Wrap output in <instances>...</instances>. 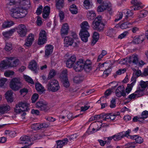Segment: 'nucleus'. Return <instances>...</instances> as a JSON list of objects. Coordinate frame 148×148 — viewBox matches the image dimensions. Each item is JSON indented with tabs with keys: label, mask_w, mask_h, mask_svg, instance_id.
Listing matches in <instances>:
<instances>
[{
	"label": "nucleus",
	"mask_w": 148,
	"mask_h": 148,
	"mask_svg": "<svg viewBox=\"0 0 148 148\" xmlns=\"http://www.w3.org/2000/svg\"><path fill=\"white\" fill-rule=\"evenodd\" d=\"M18 5L22 6L11 10L10 14L11 16L18 18L25 17L28 13L27 10L31 6L30 0H20Z\"/></svg>",
	"instance_id": "f257e3e1"
},
{
	"label": "nucleus",
	"mask_w": 148,
	"mask_h": 148,
	"mask_svg": "<svg viewBox=\"0 0 148 148\" xmlns=\"http://www.w3.org/2000/svg\"><path fill=\"white\" fill-rule=\"evenodd\" d=\"M131 3L133 5L130 7V10L127 11L125 18L126 19L128 18L129 17L132 16L133 15L134 13L132 11L138 10L141 8L140 5L141 3L138 0H132L131 1Z\"/></svg>",
	"instance_id": "f03ea898"
},
{
	"label": "nucleus",
	"mask_w": 148,
	"mask_h": 148,
	"mask_svg": "<svg viewBox=\"0 0 148 148\" xmlns=\"http://www.w3.org/2000/svg\"><path fill=\"white\" fill-rule=\"evenodd\" d=\"M101 16H98L93 21L92 27L94 29L101 31L103 30L105 25L102 20Z\"/></svg>",
	"instance_id": "7ed1b4c3"
},
{
	"label": "nucleus",
	"mask_w": 148,
	"mask_h": 148,
	"mask_svg": "<svg viewBox=\"0 0 148 148\" xmlns=\"http://www.w3.org/2000/svg\"><path fill=\"white\" fill-rule=\"evenodd\" d=\"M11 89L14 91H17L22 87L23 85L19 78H13L10 84Z\"/></svg>",
	"instance_id": "20e7f679"
},
{
	"label": "nucleus",
	"mask_w": 148,
	"mask_h": 148,
	"mask_svg": "<svg viewBox=\"0 0 148 148\" xmlns=\"http://www.w3.org/2000/svg\"><path fill=\"white\" fill-rule=\"evenodd\" d=\"M47 87L48 90L53 92L58 90L60 88L58 81L55 79L50 80L47 85Z\"/></svg>",
	"instance_id": "39448f33"
},
{
	"label": "nucleus",
	"mask_w": 148,
	"mask_h": 148,
	"mask_svg": "<svg viewBox=\"0 0 148 148\" xmlns=\"http://www.w3.org/2000/svg\"><path fill=\"white\" fill-rule=\"evenodd\" d=\"M29 104L26 102H21L16 104L14 108V111L17 113L26 111L29 110Z\"/></svg>",
	"instance_id": "423d86ee"
},
{
	"label": "nucleus",
	"mask_w": 148,
	"mask_h": 148,
	"mask_svg": "<svg viewBox=\"0 0 148 148\" xmlns=\"http://www.w3.org/2000/svg\"><path fill=\"white\" fill-rule=\"evenodd\" d=\"M138 60L137 55H133L128 58L123 59V62L121 64H125L128 62L132 65H137L138 63Z\"/></svg>",
	"instance_id": "0eeeda50"
},
{
	"label": "nucleus",
	"mask_w": 148,
	"mask_h": 148,
	"mask_svg": "<svg viewBox=\"0 0 148 148\" xmlns=\"http://www.w3.org/2000/svg\"><path fill=\"white\" fill-rule=\"evenodd\" d=\"M49 109V108L47 106V103L44 100L40 99L38 102V115L39 113L38 110L46 112Z\"/></svg>",
	"instance_id": "6e6552de"
},
{
	"label": "nucleus",
	"mask_w": 148,
	"mask_h": 148,
	"mask_svg": "<svg viewBox=\"0 0 148 148\" xmlns=\"http://www.w3.org/2000/svg\"><path fill=\"white\" fill-rule=\"evenodd\" d=\"M15 28L16 30H17V32L20 36L22 37L25 36L27 32V29L24 25L20 24L16 28Z\"/></svg>",
	"instance_id": "1a4fd4ad"
},
{
	"label": "nucleus",
	"mask_w": 148,
	"mask_h": 148,
	"mask_svg": "<svg viewBox=\"0 0 148 148\" xmlns=\"http://www.w3.org/2000/svg\"><path fill=\"white\" fill-rule=\"evenodd\" d=\"M84 61L82 59H79L75 63L73 66L74 69L76 72L81 71L83 69Z\"/></svg>",
	"instance_id": "9d476101"
},
{
	"label": "nucleus",
	"mask_w": 148,
	"mask_h": 148,
	"mask_svg": "<svg viewBox=\"0 0 148 148\" xmlns=\"http://www.w3.org/2000/svg\"><path fill=\"white\" fill-rule=\"evenodd\" d=\"M76 60L75 55H73L68 58L66 61V65L67 67L69 68L73 67V65Z\"/></svg>",
	"instance_id": "9b49d317"
},
{
	"label": "nucleus",
	"mask_w": 148,
	"mask_h": 148,
	"mask_svg": "<svg viewBox=\"0 0 148 148\" xmlns=\"http://www.w3.org/2000/svg\"><path fill=\"white\" fill-rule=\"evenodd\" d=\"M32 129V134L31 139L33 140H35L37 139V124H34L31 126Z\"/></svg>",
	"instance_id": "f8f14e48"
},
{
	"label": "nucleus",
	"mask_w": 148,
	"mask_h": 148,
	"mask_svg": "<svg viewBox=\"0 0 148 148\" xmlns=\"http://www.w3.org/2000/svg\"><path fill=\"white\" fill-rule=\"evenodd\" d=\"M91 62L89 60L84 61V65L83 66V69L86 73H89L92 69Z\"/></svg>",
	"instance_id": "ddd939ff"
},
{
	"label": "nucleus",
	"mask_w": 148,
	"mask_h": 148,
	"mask_svg": "<svg viewBox=\"0 0 148 148\" xmlns=\"http://www.w3.org/2000/svg\"><path fill=\"white\" fill-rule=\"evenodd\" d=\"M45 48V56H48L52 53L54 47L52 45H47Z\"/></svg>",
	"instance_id": "4468645a"
},
{
	"label": "nucleus",
	"mask_w": 148,
	"mask_h": 148,
	"mask_svg": "<svg viewBox=\"0 0 148 148\" xmlns=\"http://www.w3.org/2000/svg\"><path fill=\"white\" fill-rule=\"evenodd\" d=\"M30 142V137L26 135H23L20 139L19 143L28 144Z\"/></svg>",
	"instance_id": "2eb2a0df"
},
{
	"label": "nucleus",
	"mask_w": 148,
	"mask_h": 148,
	"mask_svg": "<svg viewBox=\"0 0 148 148\" xmlns=\"http://www.w3.org/2000/svg\"><path fill=\"white\" fill-rule=\"evenodd\" d=\"M14 57H10L8 58V59L9 60V66L10 67H14L17 66L19 64V61L18 59H16L13 61Z\"/></svg>",
	"instance_id": "dca6fc26"
},
{
	"label": "nucleus",
	"mask_w": 148,
	"mask_h": 148,
	"mask_svg": "<svg viewBox=\"0 0 148 148\" xmlns=\"http://www.w3.org/2000/svg\"><path fill=\"white\" fill-rule=\"evenodd\" d=\"M85 78L84 75L83 74H79L75 76L73 79L75 83H78L83 81Z\"/></svg>",
	"instance_id": "f3484780"
},
{
	"label": "nucleus",
	"mask_w": 148,
	"mask_h": 148,
	"mask_svg": "<svg viewBox=\"0 0 148 148\" xmlns=\"http://www.w3.org/2000/svg\"><path fill=\"white\" fill-rule=\"evenodd\" d=\"M131 81H133L130 84H128L125 89L126 92L127 93V94H129L132 90L133 87L134 85L136 82V80L134 78L132 77L131 79Z\"/></svg>",
	"instance_id": "a211bd4d"
},
{
	"label": "nucleus",
	"mask_w": 148,
	"mask_h": 148,
	"mask_svg": "<svg viewBox=\"0 0 148 148\" xmlns=\"http://www.w3.org/2000/svg\"><path fill=\"white\" fill-rule=\"evenodd\" d=\"M69 27L68 24L65 23L63 24L61 29V34L62 36L66 35L68 33Z\"/></svg>",
	"instance_id": "6ab92c4d"
},
{
	"label": "nucleus",
	"mask_w": 148,
	"mask_h": 148,
	"mask_svg": "<svg viewBox=\"0 0 148 148\" xmlns=\"http://www.w3.org/2000/svg\"><path fill=\"white\" fill-rule=\"evenodd\" d=\"M7 60H3L0 63V68L2 69H6L10 67L9 66V60L8 58H7Z\"/></svg>",
	"instance_id": "aec40b11"
},
{
	"label": "nucleus",
	"mask_w": 148,
	"mask_h": 148,
	"mask_svg": "<svg viewBox=\"0 0 148 148\" xmlns=\"http://www.w3.org/2000/svg\"><path fill=\"white\" fill-rule=\"evenodd\" d=\"M68 142V140L67 138H65L62 140H58L57 141V148H61L63 146L67 144Z\"/></svg>",
	"instance_id": "412c9836"
},
{
	"label": "nucleus",
	"mask_w": 148,
	"mask_h": 148,
	"mask_svg": "<svg viewBox=\"0 0 148 148\" xmlns=\"http://www.w3.org/2000/svg\"><path fill=\"white\" fill-rule=\"evenodd\" d=\"M10 107L8 105H3L0 106V115L3 114L5 112L10 110Z\"/></svg>",
	"instance_id": "4be33fe9"
},
{
	"label": "nucleus",
	"mask_w": 148,
	"mask_h": 148,
	"mask_svg": "<svg viewBox=\"0 0 148 148\" xmlns=\"http://www.w3.org/2000/svg\"><path fill=\"white\" fill-rule=\"evenodd\" d=\"M5 98L8 102H12L13 101L12 92V90L8 91L6 93Z\"/></svg>",
	"instance_id": "5701e85b"
},
{
	"label": "nucleus",
	"mask_w": 148,
	"mask_h": 148,
	"mask_svg": "<svg viewBox=\"0 0 148 148\" xmlns=\"http://www.w3.org/2000/svg\"><path fill=\"white\" fill-rule=\"evenodd\" d=\"M29 68L31 70L34 71L36 73V71L37 69V64L36 61L33 60L31 61L29 65Z\"/></svg>",
	"instance_id": "b1692460"
},
{
	"label": "nucleus",
	"mask_w": 148,
	"mask_h": 148,
	"mask_svg": "<svg viewBox=\"0 0 148 148\" xmlns=\"http://www.w3.org/2000/svg\"><path fill=\"white\" fill-rule=\"evenodd\" d=\"M16 31V29L15 28H13L8 31L3 32L2 33V34L4 37H8L12 36L14 32H15Z\"/></svg>",
	"instance_id": "393cba45"
},
{
	"label": "nucleus",
	"mask_w": 148,
	"mask_h": 148,
	"mask_svg": "<svg viewBox=\"0 0 148 148\" xmlns=\"http://www.w3.org/2000/svg\"><path fill=\"white\" fill-rule=\"evenodd\" d=\"M64 43L66 47L71 45L73 42V40L72 38H64Z\"/></svg>",
	"instance_id": "a878e982"
},
{
	"label": "nucleus",
	"mask_w": 148,
	"mask_h": 148,
	"mask_svg": "<svg viewBox=\"0 0 148 148\" xmlns=\"http://www.w3.org/2000/svg\"><path fill=\"white\" fill-rule=\"evenodd\" d=\"M110 63L105 62L102 64L99 63L98 65L99 70L103 71L102 69L104 70L105 68L107 67H109L110 66Z\"/></svg>",
	"instance_id": "bb28decb"
},
{
	"label": "nucleus",
	"mask_w": 148,
	"mask_h": 148,
	"mask_svg": "<svg viewBox=\"0 0 148 148\" xmlns=\"http://www.w3.org/2000/svg\"><path fill=\"white\" fill-rule=\"evenodd\" d=\"M123 138L122 132H120L113 135V140L115 141H119Z\"/></svg>",
	"instance_id": "cd10ccee"
},
{
	"label": "nucleus",
	"mask_w": 148,
	"mask_h": 148,
	"mask_svg": "<svg viewBox=\"0 0 148 148\" xmlns=\"http://www.w3.org/2000/svg\"><path fill=\"white\" fill-rule=\"evenodd\" d=\"M139 85L141 89L144 91L146 88H148V81L145 82L143 80H141Z\"/></svg>",
	"instance_id": "c85d7f7f"
},
{
	"label": "nucleus",
	"mask_w": 148,
	"mask_h": 148,
	"mask_svg": "<svg viewBox=\"0 0 148 148\" xmlns=\"http://www.w3.org/2000/svg\"><path fill=\"white\" fill-rule=\"evenodd\" d=\"M143 90L141 89L139 87V88L134 92L137 98L142 96L144 95V93L143 92Z\"/></svg>",
	"instance_id": "c756f323"
},
{
	"label": "nucleus",
	"mask_w": 148,
	"mask_h": 148,
	"mask_svg": "<svg viewBox=\"0 0 148 148\" xmlns=\"http://www.w3.org/2000/svg\"><path fill=\"white\" fill-rule=\"evenodd\" d=\"M132 24V23L127 21L121 24L120 25V27L122 29H125L130 27Z\"/></svg>",
	"instance_id": "7c9ffc66"
},
{
	"label": "nucleus",
	"mask_w": 148,
	"mask_h": 148,
	"mask_svg": "<svg viewBox=\"0 0 148 148\" xmlns=\"http://www.w3.org/2000/svg\"><path fill=\"white\" fill-rule=\"evenodd\" d=\"M80 26L82 29L81 30H87L89 27L88 24L86 21L82 22L80 25Z\"/></svg>",
	"instance_id": "2f4dec72"
},
{
	"label": "nucleus",
	"mask_w": 148,
	"mask_h": 148,
	"mask_svg": "<svg viewBox=\"0 0 148 148\" xmlns=\"http://www.w3.org/2000/svg\"><path fill=\"white\" fill-rule=\"evenodd\" d=\"M14 23L13 21H8L5 22L2 25V27L3 28L9 27L12 26Z\"/></svg>",
	"instance_id": "473e14b6"
},
{
	"label": "nucleus",
	"mask_w": 148,
	"mask_h": 148,
	"mask_svg": "<svg viewBox=\"0 0 148 148\" xmlns=\"http://www.w3.org/2000/svg\"><path fill=\"white\" fill-rule=\"evenodd\" d=\"M79 35L80 37H89L90 36L87 30H81Z\"/></svg>",
	"instance_id": "72a5a7b5"
},
{
	"label": "nucleus",
	"mask_w": 148,
	"mask_h": 148,
	"mask_svg": "<svg viewBox=\"0 0 148 148\" xmlns=\"http://www.w3.org/2000/svg\"><path fill=\"white\" fill-rule=\"evenodd\" d=\"M33 40L34 38H27V39L25 40V43L24 45L27 47H29L32 45Z\"/></svg>",
	"instance_id": "f704fd0d"
},
{
	"label": "nucleus",
	"mask_w": 148,
	"mask_h": 148,
	"mask_svg": "<svg viewBox=\"0 0 148 148\" xmlns=\"http://www.w3.org/2000/svg\"><path fill=\"white\" fill-rule=\"evenodd\" d=\"M64 0H56V7L58 9L62 8L63 6Z\"/></svg>",
	"instance_id": "c9c22d12"
},
{
	"label": "nucleus",
	"mask_w": 148,
	"mask_h": 148,
	"mask_svg": "<svg viewBox=\"0 0 148 148\" xmlns=\"http://www.w3.org/2000/svg\"><path fill=\"white\" fill-rule=\"evenodd\" d=\"M96 14L93 11H90L88 12L87 16L88 19L91 20L94 19Z\"/></svg>",
	"instance_id": "e433bc0d"
},
{
	"label": "nucleus",
	"mask_w": 148,
	"mask_h": 148,
	"mask_svg": "<svg viewBox=\"0 0 148 148\" xmlns=\"http://www.w3.org/2000/svg\"><path fill=\"white\" fill-rule=\"evenodd\" d=\"M45 90L44 87L40 84L38 82V92L40 94H41L45 92Z\"/></svg>",
	"instance_id": "4c0bfd02"
},
{
	"label": "nucleus",
	"mask_w": 148,
	"mask_h": 148,
	"mask_svg": "<svg viewBox=\"0 0 148 148\" xmlns=\"http://www.w3.org/2000/svg\"><path fill=\"white\" fill-rule=\"evenodd\" d=\"M70 10L73 14H76L77 13V9L74 4L70 6Z\"/></svg>",
	"instance_id": "58836bf2"
},
{
	"label": "nucleus",
	"mask_w": 148,
	"mask_h": 148,
	"mask_svg": "<svg viewBox=\"0 0 148 148\" xmlns=\"http://www.w3.org/2000/svg\"><path fill=\"white\" fill-rule=\"evenodd\" d=\"M20 0H7V4L12 5L15 4L18 5Z\"/></svg>",
	"instance_id": "ea45409f"
},
{
	"label": "nucleus",
	"mask_w": 148,
	"mask_h": 148,
	"mask_svg": "<svg viewBox=\"0 0 148 148\" xmlns=\"http://www.w3.org/2000/svg\"><path fill=\"white\" fill-rule=\"evenodd\" d=\"M56 72L54 69L50 70L49 75L47 77L48 80H49L53 78L56 74Z\"/></svg>",
	"instance_id": "a19ab883"
},
{
	"label": "nucleus",
	"mask_w": 148,
	"mask_h": 148,
	"mask_svg": "<svg viewBox=\"0 0 148 148\" xmlns=\"http://www.w3.org/2000/svg\"><path fill=\"white\" fill-rule=\"evenodd\" d=\"M115 93L116 96L118 97H120L121 96L125 97L126 96V93L125 91H117L116 90L115 91Z\"/></svg>",
	"instance_id": "79ce46f5"
},
{
	"label": "nucleus",
	"mask_w": 148,
	"mask_h": 148,
	"mask_svg": "<svg viewBox=\"0 0 148 148\" xmlns=\"http://www.w3.org/2000/svg\"><path fill=\"white\" fill-rule=\"evenodd\" d=\"M84 7L86 9H89L92 6V5L88 0H85L84 2Z\"/></svg>",
	"instance_id": "37998d69"
},
{
	"label": "nucleus",
	"mask_w": 148,
	"mask_h": 148,
	"mask_svg": "<svg viewBox=\"0 0 148 148\" xmlns=\"http://www.w3.org/2000/svg\"><path fill=\"white\" fill-rule=\"evenodd\" d=\"M144 41V39L143 38H136L134 39L133 41V42L134 44H138L142 43Z\"/></svg>",
	"instance_id": "c03bdc74"
},
{
	"label": "nucleus",
	"mask_w": 148,
	"mask_h": 148,
	"mask_svg": "<svg viewBox=\"0 0 148 148\" xmlns=\"http://www.w3.org/2000/svg\"><path fill=\"white\" fill-rule=\"evenodd\" d=\"M48 33L45 30L41 29L40 30L39 33V37H47Z\"/></svg>",
	"instance_id": "a18cd8bd"
},
{
	"label": "nucleus",
	"mask_w": 148,
	"mask_h": 148,
	"mask_svg": "<svg viewBox=\"0 0 148 148\" xmlns=\"http://www.w3.org/2000/svg\"><path fill=\"white\" fill-rule=\"evenodd\" d=\"M47 41V39L45 38H39L38 44L39 45H42L45 43Z\"/></svg>",
	"instance_id": "49530a36"
},
{
	"label": "nucleus",
	"mask_w": 148,
	"mask_h": 148,
	"mask_svg": "<svg viewBox=\"0 0 148 148\" xmlns=\"http://www.w3.org/2000/svg\"><path fill=\"white\" fill-rule=\"evenodd\" d=\"M24 77L25 81L31 84H34L33 81L30 77L27 75H24Z\"/></svg>",
	"instance_id": "de8ad7c7"
},
{
	"label": "nucleus",
	"mask_w": 148,
	"mask_h": 148,
	"mask_svg": "<svg viewBox=\"0 0 148 148\" xmlns=\"http://www.w3.org/2000/svg\"><path fill=\"white\" fill-rule=\"evenodd\" d=\"M148 116V111L145 110L143 111L141 114V116L140 117V119H145Z\"/></svg>",
	"instance_id": "09e8293b"
},
{
	"label": "nucleus",
	"mask_w": 148,
	"mask_h": 148,
	"mask_svg": "<svg viewBox=\"0 0 148 148\" xmlns=\"http://www.w3.org/2000/svg\"><path fill=\"white\" fill-rule=\"evenodd\" d=\"M120 113L119 112H117L116 113H114V114H110V121L111 120H114L115 118V117L117 116L120 115Z\"/></svg>",
	"instance_id": "8fccbe9b"
},
{
	"label": "nucleus",
	"mask_w": 148,
	"mask_h": 148,
	"mask_svg": "<svg viewBox=\"0 0 148 148\" xmlns=\"http://www.w3.org/2000/svg\"><path fill=\"white\" fill-rule=\"evenodd\" d=\"M126 69H119L116 72V75H114V77H116L117 75H120L124 73L126 71Z\"/></svg>",
	"instance_id": "3c124183"
},
{
	"label": "nucleus",
	"mask_w": 148,
	"mask_h": 148,
	"mask_svg": "<svg viewBox=\"0 0 148 148\" xmlns=\"http://www.w3.org/2000/svg\"><path fill=\"white\" fill-rule=\"evenodd\" d=\"M63 79V85L66 88L69 87V83L68 81V78H66Z\"/></svg>",
	"instance_id": "603ef678"
},
{
	"label": "nucleus",
	"mask_w": 148,
	"mask_h": 148,
	"mask_svg": "<svg viewBox=\"0 0 148 148\" xmlns=\"http://www.w3.org/2000/svg\"><path fill=\"white\" fill-rule=\"evenodd\" d=\"M112 92L111 90L110 89L107 90L104 93L105 95L101 97L100 98L101 99H103L105 97H106L107 96L110 95Z\"/></svg>",
	"instance_id": "864d4df0"
},
{
	"label": "nucleus",
	"mask_w": 148,
	"mask_h": 148,
	"mask_svg": "<svg viewBox=\"0 0 148 148\" xmlns=\"http://www.w3.org/2000/svg\"><path fill=\"white\" fill-rule=\"evenodd\" d=\"M12 49V44L11 43L6 44V45L5 47V49L7 51H11Z\"/></svg>",
	"instance_id": "5fc2aeb1"
},
{
	"label": "nucleus",
	"mask_w": 148,
	"mask_h": 148,
	"mask_svg": "<svg viewBox=\"0 0 148 148\" xmlns=\"http://www.w3.org/2000/svg\"><path fill=\"white\" fill-rule=\"evenodd\" d=\"M103 120L108 122L110 121V114L103 115Z\"/></svg>",
	"instance_id": "6e6d98bb"
},
{
	"label": "nucleus",
	"mask_w": 148,
	"mask_h": 148,
	"mask_svg": "<svg viewBox=\"0 0 148 148\" xmlns=\"http://www.w3.org/2000/svg\"><path fill=\"white\" fill-rule=\"evenodd\" d=\"M67 71L66 70H63L62 72V74L61 75L60 77L64 79V78H67Z\"/></svg>",
	"instance_id": "4d7b16f0"
},
{
	"label": "nucleus",
	"mask_w": 148,
	"mask_h": 148,
	"mask_svg": "<svg viewBox=\"0 0 148 148\" xmlns=\"http://www.w3.org/2000/svg\"><path fill=\"white\" fill-rule=\"evenodd\" d=\"M7 81V79L5 78H2L0 79V86H3Z\"/></svg>",
	"instance_id": "13d9d810"
},
{
	"label": "nucleus",
	"mask_w": 148,
	"mask_h": 148,
	"mask_svg": "<svg viewBox=\"0 0 148 148\" xmlns=\"http://www.w3.org/2000/svg\"><path fill=\"white\" fill-rule=\"evenodd\" d=\"M14 72L12 71H7L4 73V75L6 77H10L14 75Z\"/></svg>",
	"instance_id": "bf43d9fd"
},
{
	"label": "nucleus",
	"mask_w": 148,
	"mask_h": 148,
	"mask_svg": "<svg viewBox=\"0 0 148 148\" xmlns=\"http://www.w3.org/2000/svg\"><path fill=\"white\" fill-rule=\"evenodd\" d=\"M131 131L130 130H128L127 131L125 132L123 131L121 132H122L123 134V138L125 137H127V138H129V136H130L129 135V134L130 133Z\"/></svg>",
	"instance_id": "052dcab7"
},
{
	"label": "nucleus",
	"mask_w": 148,
	"mask_h": 148,
	"mask_svg": "<svg viewBox=\"0 0 148 148\" xmlns=\"http://www.w3.org/2000/svg\"><path fill=\"white\" fill-rule=\"evenodd\" d=\"M103 8H105V10L109 9L110 7V4L106 1H104L101 4Z\"/></svg>",
	"instance_id": "680f3d73"
},
{
	"label": "nucleus",
	"mask_w": 148,
	"mask_h": 148,
	"mask_svg": "<svg viewBox=\"0 0 148 148\" xmlns=\"http://www.w3.org/2000/svg\"><path fill=\"white\" fill-rule=\"evenodd\" d=\"M148 14V12L145 10L141 11L140 14V16L141 17H143L146 16Z\"/></svg>",
	"instance_id": "e2e57ef3"
},
{
	"label": "nucleus",
	"mask_w": 148,
	"mask_h": 148,
	"mask_svg": "<svg viewBox=\"0 0 148 148\" xmlns=\"http://www.w3.org/2000/svg\"><path fill=\"white\" fill-rule=\"evenodd\" d=\"M116 106V100L114 99H113L110 101V107L111 108L115 107Z\"/></svg>",
	"instance_id": "0e129e2a"
},
{
	"label": "nucleus",
	"mask_w": 148,
	"mask_h": 148,
	"mask_svg": "<svg viewBox=\"0 0 148 148\" xmlns=\"http://www.w3.org/2000/svg\"><path fill=\"white\" fill-rule=\"evenodd\" d=\"M50 8L49 7L46 6L44 8L42 12L43 13H50Z\"/></svg>",
	"instance_id": "69168bd1"
},
{
	"label": "nucleus",
	"mask_w": 148,
	"mask_h": 148,
	"mask_svg": "<svg viewBox=\"0 0 148 148\" xmlns=\"http://www.w3.org/2000/svg\"><path fill=\"white\" fill-rule=\"evenodd\" d=\"M136 142L137 143H141L143 141V139L141 137H138L137 136V137L135 140Z\"/></svg>",
	"instance_id": "338daca9"
},
{
	"label": "nucleus",
	"mask_w": 148,
	"mask_h": 148,
	"mask_svg": "<svg viewBox=\"0 0 148 148\" xmlns=\"http://www.w3.org/2000/svg\"><path fill=\"white\" fill-rule=\"evenodd\" d=\"M128 99H129L130 100L135 99L137 98L136 95H135V94L134 92L132 93L128 97Z\"/></svg>",
	"instance_id": "774afa93"
}]
</instances>
